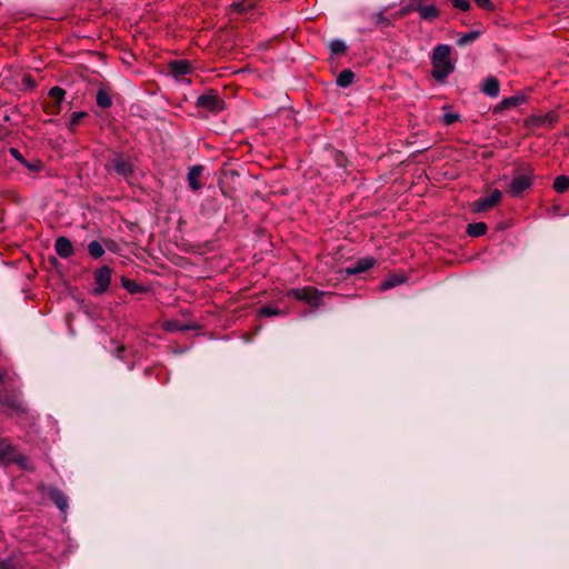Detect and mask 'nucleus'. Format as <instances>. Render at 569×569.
<instances>
[{
  "instance_id": "f257e3e1",
  "label": "nucleus",
  "mask_w": 569,
  "mask_h": 569,
  "mask_svg": "<svg viewBox=\"0 0 569 569\" xmlns=\"http://www.w3.org/2000/svg\"><path fill=\"white\" fill-rule=\"evenodd\" d=\"M452 48L449 44H437L431 54V77L439 83H445L447 78L455 71L452 60Z\"/></svg>"
},
{
  "instance_id": "a878e982",
  "label": "nucleus",
  "mask_w": 569,
  "mask_h": 569,
  "mask_svg": "<svg viewBox=\"0 0 569 569\" xmlns=\"http://www.w3.org/2000/svg\"><path fill=\"white\" fill-rule=\"evenodd\" d=\"M230 9H231V12L247 16L251 10H253V4L250 1H240V2L232 3L230 6Z\"/></svg>"
},
{
  "instance_id": "f3484780",
  "label": "nucleus",
  "mask_w": 569,
  "mask_h": 569,
  "mask_svg": "<svg viewBox=\"0 0 569 569\" xmlns=\"http://www.w3.org/2000/svg\"><path fill=\"white\" fill-rule=\"evenodd\" d=\"M559 119V116L555 111L547 112L546 114H533L528 121L536 127H543L546 124L553 126Z\"/></svg>"
},
{
  "instance_id": "c85d7f7f",
  "label": "nucleus",
  "mask_w": 569,
  "mask_h": 569,
  "mask_svg": "<svg viewBox=\"0 0 569 569\" xmlns=\"http://www.w3.org/2000/svg\"><path fill=\"white\" fill-rule=\"evenodd\" d=\"M88 116L84 111H77L73 112L70 117V121L68 123V129L71 132H74L77 130V127L79 126L80 121Z\"/></svg>"
},
{
  "instance_id": "473e14b6",
  "label": "nucleus",
  "mask_w": 569,
  "mask_h": 569,
  "mask_svg": "<svg viewBox=\"0 0 569 569\" xmlns=\"http://www.w3.org/2000/svg\"><path fill=\"white\" fill-rule=\"evenodd\" d=\"M279 313H280V310L272 306H262L259 309V315L261 317H272V316H277Z\"/></svg>"
},
{
  "instance_id": "bb28decb",
  "label": "nucleus",
  "mask_w": 569,
  "mask_h": 569,
  "mask_svg": "<svg viewBox=\"0 0 569 569\" xmlns=\"http://www.w3.org/2000/svg\"><path fill=\"white\" fill-rule=\"evenodd\" d=\"M552 188L558 193H563L569 189V178L565 174L558 176L552 184Z\"/></svg>"
},
{
  "instance_id": "20e7f679",
  "label": "nucleus",
  "mask_w": 569,
  "mask_h": 569,
  "mask_svg": "<svg viewBox=\"0 0 569 569\" xmlns=\"http://www.w3.org/2000/svg\"><path fill=\"white\" fill-rule=\"evenodd\" d=\"M106 169L108 172L114 171L117 174L127 180L133 172V167L130 159L121 153H114L113 157L108 160Z\"/></svg>"
},
{
  "instance_id": "7c9ffc66",
  "label": "nucleus",
  "mask_w": 569,
  "mask_h": 569,
  "mask_svg": "<svg viewBox=\"0 0 569 569\" xmlns=\"http://www.w3.org/2000/svg\"><path fill=\"white\" fill-rule=\"evenodd\" d=\"M121 284L130 293H138V292L143 291V287L141 284H138L137 282H134L128 278H124V277L121 279Z\"/></svg>"
},
{
  "instance_id": "39448f33",
  "label": "nucleus",
  "mask_w": 569,
  "mask_h": 569,
  "mask_svg": "<svg viewBox=\"0 0 569 569\" xmlns=\"http://www.w3.org/2000/svg\"><path fill=\"white\" fill-rule=\"evenodd\" d=\"M196 106L217 114L224 109V101L221 99L217 91L209 90L208 92L198 97Z\"/></svg>"
},
{
  "instance_id": "393cba45",
  "label": "nucleus",
  "mask_w": 569,
  "mask_h": 569,
  "mask_svg": "<svg viewBox=\"0 0 569 569\" xmlns=\"http://www.w3.org/2000/svg\"><path fill=\"white\" fill-rule=\"evenodd\" d=\"M97 104L102 108L107 109L112 106V99L109 92L104 89H99L96 97Z\"/></svg>"
},
{
  "instance_id": "6e6552de",
  "label": "nucleus",
  "mask_w": 569,
  "mask_h": 569,
  "mask_svg": "<svg viewBox=\"0 0 569 569\" xmlns=\"http://www.w3.org/2000/svg\"><path fill=\"white\" fill-rule=\"evenodd\" d=\"M112 269L108 266H102L98 268L93 273V279L96 287L93 288L94 295L104 293L110 286L111 282Z\"/></svg>"
},
{
  "instance_id": "ea45409f",
  "label": "nucleus",
  "mask_w": 569,
  "mask_h": 569,
  "mask_svg": "<svg viewBox=\"0 0 569 569\" xmlns=\"http://www.w3.org/2000/svg\"><path fill=\"white\" fill-rule=\"evenodd\" d=\"M124 352V347L123 346H120L117 348V352H116V357L119 358V359H122L123 356L122 353Z\"/></svg>"
},
{
  "instance_id": "72a5a7b5",
  "label": "nucleus",
  "mask_w": 569,
  "mask_h": 569,
  "mask_svg": "<svg viewBox=\"0 0 569 569\" xmlns=\"http://www.w3.org/2000/svg\"><path fill=\"white\" fill-rule=\"evenodd\" d=\"M459 120H460V116L457 112H447L442 117V122L446 126H450V124H452V123H455V122H457Z\"/></svg>"
},
{
  "instance_id": "dca6fc26",
  "label": "nucleus",
  "mask_w": 569,
  "mask_h": 569,
  "mask_svg": "<svg viewBox=\"0 0 569 569\" xmlns=\"http://www.w3.org/2000/svg\"><path fill=\"white\" fill-rule=\"evenodd\" d=\"M54 250L62 259H68L73 254V246L66 237H59L54 242Z\"/></svg>"
},
{
  "instance_id": "aec40b11",
  "label": "nucleus",
  "mask_w": 569,
  "mask_h": 569,
  "mask_svg": "<svg viewBox=\"0 0 569 569\" xmlns=\"http://www.w3.org/2000/svg\"><path fill=\"white\" fill-rule=\"evenodd\" d=\"M482 92L488 97L496 98L500 91V83L496 77H488L481 88Z\"/></svg>"
},
{
  "instance_id": "6ab92c4d",
  "label": "nucleus",
  "mask_w": 569,
  "mask_h": 569,
  "mask_svg": "<svg viewBox=\"0 0 569 569\" xmlns=\"http://www.w3.org/2000/svg\"><path fill=\"white\" fill-rule=\"evenodd\" d=\"M376 264V259L366 257L359 259L353 266L347 268L348 274H359L372 268Z\"/></svg>"
},
{
  "instance_id": "2f4dec72",
  "label": "nucleus",
  "mask_w": 569,
  "mask_h": 569,
  "mask_svg": "<svg viewBox=\"0 0 569 569\" xmlns=\"http://www.w3.org/2000/svg\"><path fill=\"white\" fill-rule=\"evenodd\" d=\"M479 36H480V32H479V31H471V32H469V33H465V34H462V36L458 39L457 44H458V46H460V47H462V46H465V44H467V43H469V42L475 41L476 39H478V38H479Z\"/></svg>"
},
{
  "instance_id": "9d476101",
  "label": "nucleus",
  "mask_w": 569,
  "mask_h": 569,
  "mask_svg": "<svg viewBox=\"0 0 569 569\" xmlns=\"http://www.w3.org/2000/svg\"><path fill=\"white\" fill-rule=\"evenodd\" d=\"M502 198V193L500 190L495 189L488 197L480 198L473 202V211L475 212H485L489 209L496 207Z\"/></svg>"
},
{
  "instance_id": "2eb2a0df",
  "label": "nucleus",
  "mask_w": 569,
  "mask_h": 569,
  "mask_svg": "<svg viewBox=\"0 0 569 569\" xmlns=\"http://www.w3.org/2000/svg\"><path fill=\"white\" fill-rule=\"evenodd\" d=\"M197 326L192 322H183L178 319H171L163 322V329L167 332H183L196 329Z\"/></svg>"
},
{
  "instance_id": "f8f14e48",
  "label": "nucleus",
  "mask_w": 569,
  "mask_h": 569,
  "mask_svg": "<svg viewBox=\"0 0 569 569\" xmlns=\"http://www.w3.org/2000/svg\"><path fill=\"white\" fill-rule=\"evenodd\" d=\"M168 70L176 80H182L192 72V66L188 60H173L168 63Z\"/></svg>"
},
{
  "instance_id": "a19ab883",
  "label": "nucleus",
  "mask_w": 569,
  "mask_h": 569,
  "mask_svg": "<svg viewBox=\"0 0 569 569\" xmlns=\"http://www.w3.org/2000/svg\"><path fill=\"white\" fill-rule=\"evenodd\" d=\"M402 11H403V13H407V12H409V11H413V10L411 9V3H410L407 8H403V9H402Z\"/></svg>"
},
{
  "instance_id": "9b49d317",
  "label": "nucleus",
  "mask_w": 569,
  "mask_h": 569,
  "mask_svg": "<svg viewBox=\"0 0 569 569\" xmlns=\"http://www.w3.org/2000/svg\"><path fill=\"white\" fill-rule=\"evenodd\" d=\"M411 9L418 11L420 18L426 21H432L439 18L440 10L433 4H423L421 1H412Z\"/></svg>"
},
{
  "instance_id": "0eeeda50",
  "label": "nucleus",
  "mask_w": 569,
  "mask_h": 569,
  "mask_svg": "<svg viewBox=\"0 0 569 569\" xmlns=\"http://www.w3.org/2000/svg\"><path fill=\"white\" fill-rule=\"evenodd\" d=\"M289 295H292L299 301H303L310 307H318L321 303L323 292L313 287H306L302 289H293Z\"/></svg>"
},
{
  "instance_id": "1a4fd4ad",
  "label": "nucleus",
  "mask_w": 569,
  "mask_h": 569,
  "mask_svg": "<svg viewBox=\"0 0 569 569\" xmlns=\"http://www.w3.org/2000/svg\"><path fill=\"white\" fill-rule=\"evenodd\" d=\"M22 460H24V457L17 452L10 441L6 438H0V465L20 463Z\"/></svg>"
},
{
  "instance_id": "412c9836",
  "label": "nucleus",
  "mask_w": 569,
  "mask_h": 569,
  "mask_svg": "<svg viewBox=\"0 0 569 569\" xmlns=\"http://www.w3.org/2000/svg\"><path fill=\"white\" fill-rule=\"evenodd\" d=\"M50 499L54 502V505L64 512L68 508V498L67 496L59 489H50L49 491Z\"/></svg>"
},
{
  "instance_id": "58836bf2",
  "label": "nucleus",
  "mask_w": 569,
  "mask_h": 569,
  "mask_svg": "<svg viewBox=\"0 0 569 569\" xmlns=\"http://www.w3.org/2000/svg\"><path fill=\"white\" fill-rule=\"evenodd\" d=\"M103 244L107 247L108 250L110 251H116V242L112 241V240H103Z\"/></svg>"
},
{
  "instance_id": "f704fd0d",
  "label": "nucleus",
  "mask_w": 569,
  "mask_h": 569,
  "mask_svg": "<svg viewBox=\"0 0 569 569\" xmlns=\"http://www.w3.org/2000/svg\"><path fill=\"white\" fill-rule=\"evenodd\" d=\"M335 161H336L337 166L341 167V168H346L347 163H348L347 157L345 156V153L342 151H339V150L335 151Z\"/></svg>"
},
{
  "instance_id": "e433bc0d",
  "label": "nucleus",
  "mask_w": 569,
  "mask_h": 569,
  "mask_svg": "<svg viewBox=\"0 0 569 569\" xmlns=\"http://www.w3.org/2000/svg\"><path fill=\"white\" fill-rule=\"evenodd\" d=\"M477 6L483 10H487V11H493L495 10V4L492 3L491 0H475Z\"/></svg>"
},
{
  "instance_id": "4c0bfd02",
  "label": "nucleus",
  "mask_w": 569,
  "mask_h": 569,
  "mask_svg": "<svg viewBox=\"0 0 569 569\" xmlns=\"http://www.w3.org/2000/svg\"><path fill=\"white\" fill-rule=\"evenodd\" d=\"M376 23L377 24H389V20L385 17L382 12L378 13L376 16Z\"/></svg>"
},
{
  "instance_id": "c9c22d12",
  "label": "nucleus",
  "mask_w": 569,
  "mask_h": 569,
  "mask_svg": "<svg viewBox=\"0 0 569 569\" xmlns=\"http://www.w3.org/2000/svg\"><path fill=\"white\" fill-rule=\"evenodd\" d=\"M451 4L460 11H468L470 3L467 0H450Z\"/></svg>"
},
{
  "instance_id": "423d86ee",
  "label": "nucleus",
  "mask_w": 569,
  "mask_h": 569,
  "mask_svg": "<svg viewBox=\"0 0 569 569\" xmlns=\"http://www.w3.org/2000/svg\"><path fill=\"white\" fill-rule=\"evenodd\" d=\"M66 93V90L61 87H52L48 93L50 101H46L43 103L44 112L49 116L59 114L61 112V103L64 101Z\"/></svg>"
},
{
  "instance_id": "a211bd4d",
  "label": "nucleus",
  "mask_w": 569,
  "mask_h": 569,
  "mask_svg": "<svg viewBox=\"0 0 569 569\" xmlns=\"http://www.w3.org/2000/svg\"><path fill=\"white\" fill-rule=\"evenodd\" d=\"M203 172V166L196 164L189 168L188 171V184L193 191H199L202 188V183L200 182V177Z\"/></svg>"
},
{
  "instance_id": "4468645a",
  "label": "nucleus",
  "mask_w": 569,
  "mask_h": 569,
  "mask_svg": "<svg viewBox=\"0 0 569 569\" xmlns=\"http://www.w3.org/2000/svg\"><path fill=\"white\" fill-rule=\"evenodd\" d=\"M526 101H527V96L523 93H518L516 96L505 98L495 107L493 112L498 113V112H502V111L511 109V108L519 107L522 103H525Z\"/></svg>"
},
{
  "instance_id": "ddd939ff",
  "label": "nucleus",
  "mask_w": 569,
  "mask_h": 569,
  "mask_svg": "<svg viewBox=\"0 0 569 569\" xmlns=\"http://www.w3.org/2000/svg\"><path fill=\"white\" fill-rule=\"evenodd\" d=\"M10 153L11 156L17 160L19 161L30 173H38L42 170L43 168V164L42 162L39 160V159H33L31 161L27 160L23 158V156L21 154V152L16 149V148H11L10 149Z\"/></svg>"
},
{
  "instance_id": "cd10ccee",
  "label": "nucleus",
  "mask_w": 569,
  "mask_h": 569,
  "mask_svg": "<svg viewBox=\"0 0 569 569\" xmlns=\"http://www.w3.org/2000/svg\"><path fill=\"white\" fill-rule=\"evenodd\" d=\"M88 252L93 259L101 258L104 254L103 244L97 240L89 242Z\"/></svg>"
},
{
  "instance_id": "5701e85b",
  "label": "nucleus",
  "mask_w": 569,
  "mask_h": 569,
  "mask_svg": "<svg viewBox=\"0 0 569 569\" xmlns=\"http://www.w3.org/2000/svg\"><path fill=\"white\" fill-rule=\"evenodd\" d=\"M488 227L485 222H473L467 226V234L472 238H478L486 234Z\"/></svg>"
},
{
  "instance_id": "b1692460",
  "label": "nucleus",
  "mask_w": 569,
  "mask_h": 569,
  "mask_svg": "<svg viewBox=\"0 0 569 569\" xmlns=\"http://www.w3.org/2000/svg\"><path fill=\"white\" fill-rule=\"evenodd\" d=\"M353 79H355L353 71L350 69H345L339 73L336 82L339 87L347 88L353 82Z\"/></svg>"
},
{
  "instance_id": "f03ea898",
  "label": "nucleus",
  "mask_w": 569,
  "mask_h": 569,
  "mask_svg": "<svg viewBox=\"0 0 569 569\" xmlns=\"http://www.w3.org/2000/svg\"><path fill=\"white\" fill-rule=\"evenodd\" d=\"M533 180L535 170L531 164H521L515 170L507 192L515 198L521 197L527 190L531 189Z\"/></svg>"
},
{
  "instance_id": "7ed1b4c3",
  "label": "nucleus",
  "mask_w": 569,
  "mask_h": 569,
  "mask_svg": "<svg viewBox=\"0 0 569 569\" xmlns=\"http://www.w3.org/2000/svg\"><path fill=\"white\" fill-rule=\"evenodd\" d=\"M6 383V375L0 370V406L16 413L24 412L26 407L20 398V392L16 389L4 388Z\"/></svg>"
},
{
  "instance_id": "c756f323",
  "label": "nucleus",
  "mask_w": 569,
  "mask_h": 569,
  "mask_svg": "<svg viewBox=\"0 0 569 569\" xmlns=\"http://www.w3.org/2000/svg\"><path fill=\"white\" fill-rule=\"evenodd\" d=\"M329 49L332 54H345L348 50L346 43L342 40H332L329 44Z\"/></svg>"
},
{
  "instance_id": "4be33fe9",
  "label": "nucleus",
  "mask_w": 569,
  "mask_h": 569,
  "mask_svg": "<svg viewBox=\"0 0 569 569\" xmlns=\"http://www.w3.org/2000/svg\"><path fill=\"white\" fill-rule=\"evenodd\" d=\"M406 280H407V277L405 274H399V273L390 274L381 282L380 289L382 291L389 290L396 286H399V284L406 282Z\"/></svg>"
}]
</instances>
